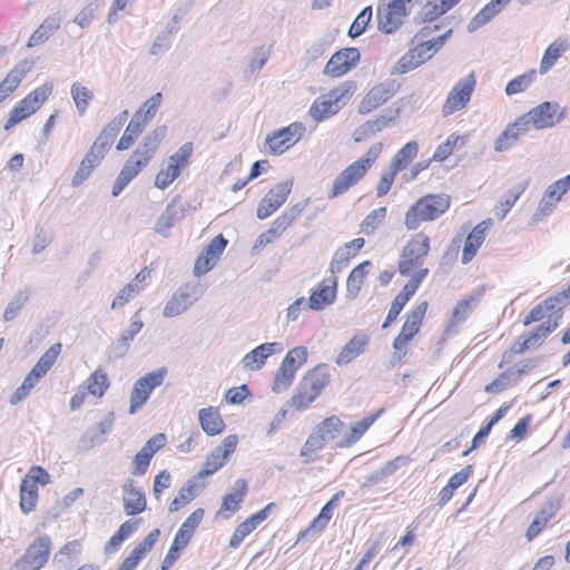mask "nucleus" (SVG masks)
Masks as SVG:
<instances>
[{
  "label": "nucleus",
  "mask_w": 570,
  "mask_h": 570,
  "mask_svg": "<svg viewBox=\"0 0 570 570\" xmlns=\"http://www.w3.org/2000/svg\"><path fill=\"white\" fill-rule=\"evenodd\" d=\"M559 297L549 296L533 306L523 317L522 324L529 326L538 323L531 331L520 335L513 344L503 352L499 367L507 366L504 374L512 383H515L522 375L533 367L531 360H522L513 363L517 355L541 347L548 337L559 327L561 315L558 313L557 304Z\"/></svg>",
  "instance_id": "1"
},
{
  "label": "nucleus",
  "mask_w": 570,
  "mask_h": 570,
  "mask_svg": "<svg viewBox=\"0 0 570 570\" xmlns=\"http://www.w3.org/2000/svg\"><path fill=\"white\" fill-rule=\"evenodd\" d=\"M431 252V238L425 232H417L410 236L403 245L396 271L407 278L409 283L421 286L428 277L430 269L425 265V261Z\"/></svg>",
  "instance_id": "2"
},
{
  "label": "nucleus",
  "mask_w": 570,
  "mask_h": 570,
  "mask_svg": "<svg viewBox=\"0 0 570 570\" xmlns=\"http://www.w3.org/2000/svg\"><path fill=\"white\" fill-rule=\"evenodd\" d=\"M166 135V127L160 126L146 135L131 153L119 171L114 185L112 196H118L125 187L136 178L157 154Z\"/></svg>",
  "instance_id": "3"
},
{
  "label": "nucleus",
  "mask_w": 570,
  "mask_h": 570,
  "mask_svg": "<svg viewBox=\"0 0 570 570\" xmlns=\"http://www.w3.org/2000/svg\"><path fill=\"white\" fill-rule=\"evenodd\" d=\"M439 29V24H425L414 36V47L403 55L393 66L392 73L404 75L411 70L423 65L430 58L439 51L445 42V39L450 35L451 30L436 36L431 37L433 31Z\"/></svg>",
  "instance_id": "4"
},
{
  "label": "nucleus",
  "mask_w": 570,
  "mask_h": 570,
  "mask_svg": "<svg viewBox=\"0 0 570 570\" xmlns=\"http://www.w3.org/2000/svg\"><path fill=\"white\" fill-rule=\"evenodd\" d=\"M127 115V110L122 111V114L115 118L112 121H110L108 126L95 139L89 150L81 159L75 175L72 176L71 185L73 187H78L85 180H87L89 176L94 173V170L102 161L107 150L110 148L114 141L116 134L119 131V128L125 122Z\"/></svg>",
  "instance_id": "5"
},
{
  "label": "nucleus",
  "mask_w": 570,
  "mask_h": 570,
  "mask_svg": "<svg viewBox=\"0 0 570 570\" xmlns=\"http://www.w3.org/2000/svg\"><path fill=\"white\" fill-rule=\"evenodd\" d=\"M383 151V144H373L367 151L358 159L347 165L332 181L328 198H336L344 195L351 188L361 183Z\"/></svg>",
  "instance_id": "6"
},
{
  "label": "nucleus",
  "mask_w": 570,
  "mask_h": 570,
  "mask_svg": "<svg viewBox=\"0 0 570 570\" xmlns=\"http://www.w3.org/2000/svg\"><path fill=\"white\" fill-rule=\"evenodd\" d=\"M451 206V196L445 193H429L419 197L405 212L404 226L416 230L423 223L442 217Z\"/></svg>",
  "instance_id": "7"
},
{
  "label": "nucleus",
  "mask_w": 570,
  "mask_h": 570,
  "mask_svg": "<svg viewBox=\"0 0 570 570\" xmlns=\"http://www.w3.org/2000/svg\"><path fill=\"white\" fill-rule=\"evenodd\" d=\"M356 86L352 81H344L327 92L317 97L308 109L311 118L321 122L336 115L353 97Z\"/></svg>",
  "instance_id": "8"
},
{
  "label": "nucleus",
  "mask_w": 570,
  "mask_h": 570,
  "mask_svg": "<svg viewBox=\"0 0 570 570\" xmlns=\"http://www.w3.org/2000/svg\"><path fill=\"white\" fill-rule=\"evenodd\" d=\"M52 92L53 83L49 81L43 82L31 90L10 110L8 118L3 124V129L9 131L23 120L35 115L48 101Z\"/></svg>",
  "instance_id": "9"
},
{
  "label": "nucleus",
  "mask_w": 570,
  "mask_h": 570,
  "mask_svg": "<svg viewBox=\"0 0 570 570\" xmlns=\"http://www.w3.org/2000/svg\"><path fill=\"white\" fill-rule=\"evenodd\" d=\"M331 374L325 365L311 370L299 382L291 399V406L297 411L308 407L330 384Z\"/></svg>",
  "instance_id": "10"
},
{
  "label": "nucleus",
  "mask_w": 570,
  "mask_h": 570,
  "mask_svg": "<svg viewBox=\"0 0 570 570\" xmlns=\"http://www.w3.org/2000/svg\"><path fill=\"white\" fill-rule=\"evenodd\" d=\"M429 308V302L422 301L405 315L400 333L393 340L394 355L402 361L410 351V342L419 334Z\"/></svg>",
  "instance_id": "11"
},
{
  "label": "nucleus",
  "mask_w": 570,
  "mask_h": 570,
  "mask_svg": "<svg viewBox=\"0 0 570 570\" xmlns=\"http://www.w3.org/2000/svg\"><path fill=\"white\" fill-rule=\"evenodd\" d=\"M194 154V145L188 141L181 145L167 159L166 166L159 169L155 176L154 185L160 190L169 187L188 167Z\"/></svg>",
  "instance_id": "12"
},
{
  "label": "nucleus",
  "mask_w": 570,
  "mask_h": 570,
  "mask_svg": "<svg viewBox=\"0 0 570 570\" xmlns=\"http://www.w3.org/2000/svg\"><path fill=\"white\" fill-rule=\"evenodd\" d=\"M52 542L49 535L37 537L16 560L12 570H40L49 561Z\"/></svg>",
  "instance_id": "13"
},
{
  "label": "nucleus",
  "mask_w": 570,
  "mask_h": 570,
  "mask_svg": "<svg viewBox=\"0 0 570 570\" xmlns=\"http://www.w3.org/2000/svg\"><path fill=\"white\" fill-rule=\"evenodd\" d=\"M304 124L295 121L286 127L274 130L265 138L266 151L271 155L278 156L295 146L305 134Z\"/></svg>",
  "instance_id": "14"
},
{
  "label": "nucleus",
  "mask_w": 570,
  "mask_h": 570,
  "mask_svg": "<svg viewBox=\"0 0 570 570\" xmlns=\"http://www.w3.org/2000/svg\"><path fill=\"white\" fill-rule=\"evenodd\" d=\"M50 482L49 473L39 465L30 468L20 484V508L24 513H29L37 507L38 484L47 485Z\"/></svg>",
  "instance_id": "15"
},
{
  "label": "nucleus",
  "mask_w": 570,
  "mask_h": 570,
  "mask_svg": "<svg viewBox=\"0 0 570 570\" xmlns=\"http://www.w3.org/2000/svg\"><path fill=\"white\" fill-rule=\"evenodd\" d=\"M422 0H386V3L377 10L380 29L386 33L395 31L403 19Z\"/></svg>",
  "instance_id": "16"
},
{
  "label": "nucleus",
  "mask_w": 570,
  "mask_h": 570,
  "mask_svg": "<svg viewBox=\"0 0 570 570\" xmlns=\"http://www.w3.org/2000/svg\"><path fill=\"white\" fill-rule=\"evenodd\" d=\"M475 86L476 79L473 73H470L465 78L459 80L449 91L446 99L442 105V116L448 117L454 112L463 110L471 100Z\"/></svg>",
  "instance_id": "17"
},
{
  "label": "nucleus",
  "mask_w": 570,
  "mask_h": 570,
  "mask_svg": "<svg viewBox=\"0 0 570 570\" xmlns=\"http://www.w3.org/2000/svg\"><path fill=\"white\" fill-rule=\"evenodd\" d=\"M167 370L159 368L139 377L130 392L129 413L134 414L148 401L153 391L160 386L165 380Z\"/></svg>",
  "instance_id": "18"
},
{
  "label": "nucleus",
  "mask_w": 570,
  "mask_h": 570,
  "mask_svg": "<svg viewBox=\"0 0 570 570\" xmlns=\"http://www.w3.org/2000/svg\"><path fill=\"white\" fill-rule=\"evenodd\" d=\"M238 444V438L235 434L227 435L205 459L203 468L195 478L205 479L222 469L229 456L235 452Z\"/></svg>",
  "instance_id": "19"
},
{
  "label": "nucleus",
  "mask_w": 570,
  "mask_h": 570,
  "mask_svg": "<svg viewBox=\"0 0 570 570\" xmlns=\"http://www.w3.org/2000/svg\"><path fill=\"white\" fill-rule=\"evenodd\" d=\"M292 188V180L281 181L272 186L258 203L257 218L263 220L276 213L286 203Z\"/></svg>",
  "instance_id": "20"
},
{
  "label": "nucleus",
  "mask_w": 570,
  "mask_h": 570,
  "mask_svg": "<svg viewBox=\"0 0 570 570\" xmlns=\"http://www.w3.org/2000/svg\"><path fill=\"white\" fill-rule=\"evenodd\" d=\"M361 55L356 48H343L336 51L324 67V75L338 78L346 75L360 61Z\"/></svg>",
  "instance_id": "21"
},
{
  "label": "nucleus",
  "mask_w": 570,
  "mask_h": 570,
  "mask_svg": "<svg viewBox=\"0 0 570 570\" xmlns=\"http://www.w3.org/2000/svg\"><path fill=\"white\" fill-rule=\"evenodd\" d=\"M276 504L274 502L268 503L259 511L247 517L243 522H240L234 530L230 539L229 547L232 549H237L240 547L243 541L247 535L253 533L269 515V512L275 509Z\"/></svg>",
  "instance_id": "22"
},
{
  "label": "nucleus",
  "mask_w": 570,
  "mask_h": 570,
  "mask_svg": "<svg viewBox=\"0 0 570 570\" xmlns=\"http://www.w3.org/2000/svg\"><path fill=\"white\" fill-rule=\"evenodd\" d=\"M226 246L227 239L222 234L214 237L196 258L194 274L202 276L209 272L216 265Z\"/></svg>",
  "instance_id": "23"
},
{
  "label": "nucleus",
  "mask_w": 570,
  "mask_h": 570,
  "mask_svg": "<svg viewBox=\"0 0 570 570\" xmlns=\"http://www.w3.org/2000/svg\"><path fill=\"white\" fill-rule=\"evenodd\" d=\"M337 277L331 275L324 278L308 297V307L313 311H322L332 305L337 296Z\"/></svg>",
  "instance_id": "24"
},
{
  "label": "nucleus",
  "mask_w": 570,
  "mask_h": 570,
  "mask_svg": "<svg viewBox=\"0 0 570 570\" xmlns=\"http://www.w3.org/2000/svg\"><path fill=\"white\" fill-rule=\"evenodd\" d=\"M570 189V175L564 176L561 179L556 180L544 191L538 208L535 216L544 217L549 215L556 205L561 200L562 196Z\"/></svg>",
  "instance_id": "25"
},
{
  "label": "nucleus",
  "mask_w": 570,
  "mask_h": 570,
  "mask_svg": "<svg viewBox=\"0 0 570 570\" xmlns=\"http://www.w3.org/2000/svg\"><path fill=\"white\" fill-rule=\"evenodd\" d=\"M522 116H525L528 119V129H530L531 125L537 129L549 128L561 118V114L558 112V105L549 101L541 102Z\"/></svg>",
  "instance_id": "26"
},
{
  "label": "nucleus",
  "mask_w": 570,
  "mask_h": 570,
  "mask_svg": "<svg viewBox=\"0 0 570 570\" xmlns=\"http://www.w3.org/2000/svg\"><path fill=\"white\" fill-rule=\"evenodd\" d=\"M122 508L130 517L147 510L146 494L132 479H128L122 485Z\"/></svg>",
  "instance_id": "27"
},
{
  "label": "nucleus",
  "mask_w": 570,
  "mask_h": 570,
  "mask_svg": "<svg viewBox=\"0 0 570 570\" xmlns=\"http://www.w3.org/2000/svg\"><path fill=\"white\" fill-rule=\"evenodd\" d=\"M559 511V503L552 500L544 502L534 514L531 523L525 530L524 537L528 542L540 535L548 524L556 518Z\"/></svg>",
  "instance_id": "28"
},
{
  "label": "nucleus",
  "mask_w": 570,
  "mask_h": 570,
  "mask_svg": "<svg viewBox=\"0 0 570 570\" xmlns=\"http://www.w3.org/2000/svg\"><path fill=\"white\" fill-rule=\"evenodd\" d=\"M396 92L394 85L377 83L372 87L358 105V112L366 115L387 102Z\"/></svg>",
  "instance_id": "29"
},
{
  "label": "nucleus",
  "mask_w": 570,
  "mask_h": 570,
  "mask_svg": "<svg viewBox=\"0 0 570 570\" xmlns=\"http://www.w3.org/2000/svg\"><path fill=\"white\" fill-rule=\"evenodd\" d=\"M32 65L24 60L13 66L0 81V105L8 100L20 87Z\"/></svg>",
  "instance_id": "30"
},
{
  "label": "nucleus",
  "mask_w": 570,
  "mask_h": 570,
  "mask_svg": "<svg viewBox=\"0 0 570 570\" xmlns=\"http://www.w3.org/2000/svg\"><path fill=\"white\" fill-rule=\"evenodd\" d=\"M248 488L245 480H237L235 482L234 491L223 497L219 509L216 512L217 519H229L242 507L245 500Z\"/></svg>",
  "instance_id": "31"
},
{
  "label": "nucleus",
  "mask_w": 570,
  "mask_h": 570,
  "mask_svg": "<svg viewBox=\"0 0 570 570\" xmlns=\"http://www.w3.org/2000/svg\"><path fill=\"white\" fill-rule=\"evenodd\" d=\"M527 121L528 119L525 116H520L513 122L509 124L495 139L494 150L497 153L509 150L523 135L529 131Z\"/></svg>",
  "instance_id": "32"
},
{
  "label": "nucleus",
  "mask_w": 570,
  "mask_h": 570,
  "mask_svg": "<svg viewBox=\"0 0 570 570\" xmlns=\"http://www.w3.org/2000/svg\"><path fill=\"white\" fill-rule=\"evenodd\" d=\"M490 227V222H481L476 224L465 237L461 263L463 265L469 264L478 254V250L484 243L487 234Z\"/></svg>",
  "instance_id": "33"
},
{
  "label": "nucleus",
  "mask_w": 570,
  "mask_h": 570,
  "mask_svg": "<svg viewBox=\"0 0 570 570\" xmlns=\"http://www.w3.org/2000/svg\"><path fill=\"white\" fill-rule=\"evenodd\" d=\"M160 535L159 529L150 531L125 558L118 570H135L139 562L150 552Z\"/></svg>",
  "instance_id": "34"
},
{
  "label": "nucleus",
  "mask_w": 570,
  "mask_h": 570,
  "mask_svg": "<svg viewBox=\"0 0 570 570\" xmlns=\"http://www.w3.org/2000/svg\"><path fill=\"white\" fill-rule=\"evenodd\" d=\"M198 298L196 286L186 285L173 295L164 308L166 317L177 316L185 311Z\"/></svg>",
  "instance_id": "35"
},
{
  "label": "nucleus",
  "mask_w": 570,
  "mask_h": 570,
  "mask_svg": "<svg viewBox=\"0 0 570 570\" xmlns=\"http://www.w3.org/2000/svg\"><path fill=\"white\" fill-rule=\"evenodd\" d=\"M385 412L384 407L379 409L377 411L370 413L362 420L354 423L350 432L341 438L337 443L336 448H351L356 442H358L362 436L370 430V428L377 421V419Z\"/></svg>",
  "instance_id": "36"
},
{
  "label": "nucleus",
  "mask_w": 570,
  "mask_h": 570,
  "mask_svg": "<svg viewBox=\"0 0 570 570\" xmlns=\"http://www.w3.org/2000/svg\"><path fill=\"white\" fill-rule=\"evenodd\" d=\"M198 421L202 430L209 436L222 434L226 424L216 406L203 407L198 411Z\"/></svg>",
  "instance_id": "37"
},
{
  "label": "nucleus",
  "mask_w": 570,
  "mask_h": 570,
  "mask_svg": "<svg viewBox=\"0 0 570 570\" xmlns=\"http://www.w3.org/2000/svg\"><path fill=\"white\" fill-rule=\"evenodd\" d=\"M194 534V532L180 525V528L178 529L174 537L169 550L167 551L161 562V570H168L174 566V563L179 559L183 550H185L189 542L191 541Z\"/></svg>",
  "instance_id": "38"
},
{
  "label": "nucleus",
  "mask_w": 570,
  "mask_h": 570,
  "mask_svg": "<svg viewBox=\"0 0 570 570\" xmlns=\"http://www.w3.org/2000/svg\"><path fill=\"white\" fill-rule=\"evenodd\" d=\"M371 267L372 263L364 261L351 271L346 279V296L348 298L354 299L358 296Z\"/></svg>",
  "instance_id": "39"
},
{
  "label": "nucleus",
  "mask_w": 570,
  "mask_h": 570,
  "mask_svg": "<svg viewBox=\"0 0 570 570\" xmlns=\"http://www.w3.org/2000/svg\"><path fill=\"white\" fill-rule=\"evenodd\" d=\"M420 286L406 282L402 289L394 297L382 327L386 328L397 318L407 302L414 296Z\"/></svg>",
  "instance_id": "40"
},
{
  "label": "nucleus",
  "mask_w": 570,
  "mask_h": 570,
  "mask_svg": "<svg viewBox=\"0 0 570 570\" xmlns=\"http://www.w3.org/2000/svg\"><path fill=\"white\" fill-rule=\"evenodd\" d=\"M511 0H491L470 21L469 30L475 31L497 17Z\"/></svg>",
  "instance_id": "41"
},
{
  "label": "nucleus",
  "mask_w": 570,
  "mask_h": 570,
  "mask_svg": "<svg viewBox=\"0 0 570 570\" xmlns=\"http://www.w3.org/2000/svg\"><path fill=\"white\" fill-rule=\"evenodd\" d=\"M276 343H264L252 350L243 357V366L248 371H257L264 364L268 356L276 352Z\"/></svg>",
  "instance_id": "42"
},
{
  "label": "nucleus",
  "mask_w": 570,
  "mask_h": 570,
  "mask_svg": "<svg viewBox=\"0 0 570 570\" xmlns=\"http://www.w3.org/2000/svg\"><path fill=\"white\" fill-rule=\"evenodd\" d=\"M140 520L129 519L120 524L118 530L110 537L104 547L105 553L118 551L125 540H127L139 525Z\"/></svg>",
  "instance_id": "43"
},
{
  "label": "nucleus",
  "mask_w": 570,
  "mask_h": 570,
  "mask_svg": "<svg viewBox=\"0 0 570 570\" xmlns=\"http://www.w3.org/2000/svg\"><path fill=\"white\" fill-rule=\"evenodd\" d=\"M367 343L368 336L365 334L353 336L337 355L336 363L338 365L350 363L363 353Z\"/></svg>",
  "instance_id": "44"
},
{
  "label": "nucleus",
  "mask_w": 570,
  "mask_h": 570,
  "mask_svg": "<svg viewBox=\"0 0 570 570\" xmlns=\"http://www.w3.org/2000/svg\"><path fill=\"white\" fill-rule=\"evenodd\" d=\"M419 142L409 141L401 147L395 155L392 157L390 165L399 171L404 170L416 158L419 154Z\"/></svg>",
  "instance_id": "45"
},
{
  "label": "nucleus",
  "mask_w": 570,
  "mask_h": 570,
  "mask_svg": "<svg viewBox=\"0 0 570 570\" xmlns=\"http://www.w3.org/2000/svg\"><path fill=\"white\" fill-rule=\"evenodd\" d=\"M110 386L107 373L102 368L95 370L86 381V391L96 399H101Z\"/></svg>",
  "instance_id": "46"
},
{
  "label": "nucleus",
  "mask_w": 570,
  "mask_h": 570,
  "mask_svg": "<svg viewBox=\"0 0 570 570\" xmlns=\"http://www.w3.org/2000/svg\"><path fill=\"white\" fill-rule=\"evenodd\" d=\"M567 50L568 45L563 40L558 39L550 43L541 58L540 73H547Z\"/></svg>",
  "instance_id": "47"
},
{
  "label": "nucleus",
  "mask_w": 570,
  "mask_h": 570,
  "mask_svg": "<svg viewBox=\"0 0 570 570\" xmlns=\"http://www.w3.org/2000/svg\"><path fill=\"white\" fill-rule=\"evenodd\" d=\"M163 100V95L160 92H157L153 95L148 100H146L135 112L131 119L135 121L142 124V126L146 128L149 121L154 118L156 115L160 104Z\"/></svg>",
  "instance_id": "48"
},
{
  "label": "nucleus",
  "mask_w": 570,
  "mask_h": 570,
  "mask_svg": "<svg viewBox=\"0 0 570 570\" xmlns=\"http://www.w3.org/2000/svg\"><path fill=\"white\" fill-rule=\"evenodd\" d=\"M527 184L522 183L509 190L502 199L494 206V216L503 219L514 206L520 196L525 191Z\"/></svg>",
  "instance_id": "49"
},
{
  "label": "nucleus",
  "mask_w": 570,
  "mask_h": 570,
  "mask_svg": "<svg viewBox=\"0 0 570 570\" xmlns=\"http://www.w3.org/2000/svg\"><path fill=\"white\" fill-rule=\"evenodd\" d=\"M465 140L466 135H458L454 132L449 135L446 139L435 148L432 155L433 160L443 163L454 153L458 145L465 144Z\"/></svg>",
  "instance_id": "50"
},
{
  "label": "nucleus",
  "mask_w": 570,
  "mask_h": 570,
  "mask_svg": "<svg viewBox=\"0 0 570 570\" xmlns=\"http://www.w3.org/2000/svg\"><path fill=\"white\" fill-rule=\"evenodd\" d=\"M183 209H177L174 204H170L166 207L164 213L158 217L155 230L163 235L168 236L169 230L174 227V225L181 219Z\"/></svg>",
  "instance_id": "51"
},
{
  "label": "nucleus",
  "mask_w": 570,
  "mask_h": 570,
  "mask_svg": "<svg viewBox=\"0 0 570 570\" xmlns=\"http://www.w3.org/2000/svg\"><path fill=\"white\" fill-rule=\"evenodd\" d=\"M343 428V421L336 415H331L318 423L315 431L323 436V440L327 443L337 439Z\"/></svg>",
  "instance_id": "52"
},
{
  "label": "nucleus",
  "mask_w": 570,
  "mask_h": 570,
  "mask_svg": "<svg viewBox=\"0 0 570 570\" xmlns=\"http://www.w3.org/2000/svg\"><path fill=\"white\" fill-rule=\"evenodd\" d=\"M70 95L80 116L85 115L94 99V92L80 82H73L70 87Z\"/></svg>",
  "instance_id": "53"
},
{
  "label": "nucleus",
  "mask_w": 570,
  "mask_h": 570,
  "mask_svg": "<svg viewBox=\"0 0 570 570\" xmlns=\"http://www.w3.org/2000/svg\"><path fill=\"white\" fill-rule=\"evenodd\" d=\"M386 207L382 206L370 212L360 224V232L364 235H373L385 222Z\"/></svg>",
  "instance_id": "54"
},
{
  "label": "nucleus",
  "mask_w": 570,
  "mask_h": 570,
  "mask_svg": "<svg viewBox=\"0 0 570 570\" xmlns=\"http://www.w3.org/2000/svg\"><path fill=\"white\" fill-rule=\"evenodd\" d=\"M326 442L315 430L309 434L301 449V456L305 463L314 462L318 458L320 451L325 448Z\"/></svg>",
  "instance_id": "55"
},
{
  "label": "nucleus",
  "mask_w": 570,
  "mask_h": 570,
  "mask_svg": "<svg viewBox=\"0 0 570 570\" xmlns=\"http://www.w3.org/2000/svg\"><path fill=\"white\" fill-rule=\"evenodd\" d=\"M61 344L56 343L49 347L45 352V354L38 360L36 365L32 367L31 372L37 374L40 379L46 375V373L56 363L58 356L61 353Z\"/></svg>",
  "instance_id": "56"
},
{
  "label": "nucleus",
  "mask_w": 570,
  "mask_h": 570,
  "mask_svg": "<svg viewBox=\"0 0 570 570\" xmlns=\"http://www.w3.org/2000/svg\"><path fill=\"white\" fill-rule=\"evenodd\" d=\"M537 77V70L530 69L527 72L519 75L511 79L505 88L504 92L507 96H513L524 92L534 82Z\"/></svg>",
  "instance_id": "57"
},
{
  "label": "nucleus",
  "mask_w": 570,
  "mask_h": 570,
  "mask_svg": "<svg viewBox=\"0 0 570 570\" xmlns=\"http://www.w3.org/2000/svg\"><path fill=\"white\" fill-rule=\"evenodd\" d=\"M145 130V127L142 124H139L135 121L134 119H130L129 124L127 125L122 136L118 140L116 145V149L118 151L128 150L139 138V136Z\"/></svg>",
  "instance_id": "58"
},
{
  "label": "nucleus",
  "mask_w": 570,
  "mask_h": 570,
  "mask_svg": "<svg viewBox=\"0 0 570 570\" xmlns=\"http://www.w3.org/2000/svg\"><path fill=\"white\" fill-rule=\"evenodd\" d=\"M197 497V485L194 482H187L180 488L178 494L169 504L170 512H177L185 508Z\"/></svg>",
  "instance_id": "59"
},
{
  "label": "nucleus",
  "mask_w": 570,
  "mask_h": 570,
  "mask_svg": "<svg viewBox=\"0 0 570 570\" xmlns=\"http://www.w3.org/2000/svg\"><path fill=\"white\" fill-rule=\"evenodd\" d=\"M476 302L478 299L474 296L460 299L452 312L450 320L451 325L463 323L471 315Z\"/></svg>",
  "instance_id": "60"
},
{
  "label": "nucleus",
  "mask_w": 570,
  "mask_h": 570,
  "mask_svg": "<svg viewBox=\"0 0 570 570\" xmlns=\"http://www.w3.org/2000/svg\"><path fill=\"white\" fill-rule=\"evenodd\" d=\"M58 28L59 23L56 19L45 20L29 38L28 46L33 47L40 45L41 42L46 41Z\"/></svg>",
  "instance_id": "61"
},
{
  "label": "nucleus",
  "mask_w": 570,
  "mask_h": 570,
  "mask_svg": "<svg viewBox=\"0 0 570 570\" xmlns=\"http://www.w3.org/2000/svg\"><path fill=\"white\" fill-rule=\"evenodd\" d=\"M40 380L41 379L37 376V374L30 371L28 375L24 377L22 384L19 387H17L16 391L12 393L10 397V403L12 405H16L20 401L24 400L33 390V387L39 383Z\"/></svg>",
  "instance_id": "62"
},
{
  "label": "nucleus",
  "mask_w": 570,
  "mask_h": 570,
  "mask_svg": "<svg viewBox=\"0 0 570 570\" xmlns=\"http://www.w3.org/2000/svg\"><path fill=\"white\" fill-rule=\"evenodd\" d=\"M40 380L41 379L37 376V374L30 371L28 375L24 377L22 384L19 387H17L16 391L12 393L10 397V403L12 405H16L20 401L24 400L33 390V387L39 383Z\"/></svg>",
  "instance_id": "63"
},
{
  "label": "nucleus",
  "mask_w": 570,
  "mask_h": 570,
  "mask_svg": "<svg viewBox=\"0 0 570 570\" xmlns=\"http://www.w3.org/2000/svg\"><path fill=\"white\" fill-rule=\"evenodd\" d=\"M40 380L41 379L37 376V374L30 371L28 375L24 377L22 384L19 387H17L16 391L12 393L10 397V403L12 405H16L20 401L24 400L33 390V387L39 383Z\"/></svg>",
  "instance_id": "64"
}]
</instances>
